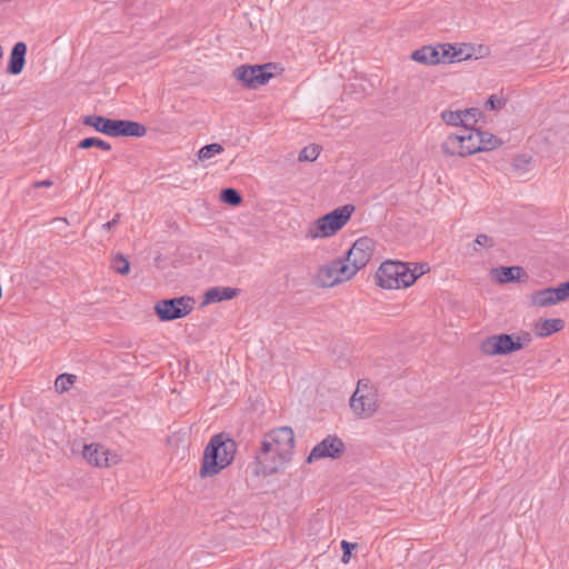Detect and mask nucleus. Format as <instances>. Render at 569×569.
<instances>
[{"label": "nucleus", "mask_w": 569, "mask_h": 569, "mask_svg": "<svg viewBox=\"0 0 569 569\" xmlns=\"http://www.w3.org/2000/svg\"><path fill=\"white\" fill-rule=\"evenodd\" d=\"M331 262L337 278H339V283L351 279L357 273V270H355L345 257L333 259Z\"/></svg>", "instance_id": "obj_26"}, {"label": "nucleus", "mask_w": 569, "mask_h": 569, "mask_svg": "<svg viewBox=\"0 0 569 569\" xmlns=\"http://www.w3.org/2000/svg\"><path fill=\"white\" fill-rule=\"evenodd\" d=\"M500 143H501L500 139H498L496 136H493L492 133H489L487 131H482L481 151L492 150V149L497 148L498 146H500Z\"/></svg>", "instance_id": "obj_35"}, {"label": "nucleus", "mask_w": 569, "mask_h": 569, "mask_svg": "<svg viewBox=\"0 0 569 569\" xmlns=\"http://www.w3.org/2000/svg\"><path fill=\"white\" fill-rule=\"evenodd\" d=\"M277 64L272 62L263 64H242L233 70V77L242 87L257 89L266 84L274 74Z\"/></svg>", "instance_id": "obj_6"}, {"label": "nucleus", "mask_w": 569, "mask_h": 569, "mask_svg": "<svg viewBox=\"0 0 569 569\" xmlns=\"http://www.w3.org/2000/svg\"><path fill=\"white\" fill-rule=\"evenodd\" d=\"M356 548H357V543L349 542V541H346V540L341 541V549H342L341 561L343 563H348L349 562V560L351 558V553H352V551Z\"/></svg>", "instance_id": "obj_36"}, {"label": "nucleus", "mask_w": 569, "mask_h": 569, "mask_svg": "<svg viewBox=\"0 0 569 569\" xmlns=\"http://www.w3.org/2000/svg\"><path fill=\"white\" fill-rule=\"evenodd\" d=\"M416 282L409 272V262L385 261L376 272V283L383 289L408 288Z\"/></svg>", "instance_id": "obj_3"}, {"label": "nucleus", "mask_w": 569, "mask_h": 569, "mask_svg": "<svg viewBox=\"0 0 569 569\" xmlns=\"http://www.w3.org/2000/svg\"><path fill=\"white\" fill-rule=\"evenodd\" d=\"M77 377L70 373H61L54 381V389L59 393L67 392L76 382Z\"/></svg>", "instance_id": "obj_30"}, {"label": "nucleus", "mask_w": 569, "mask_h": 569, "mask_svg": "<svg viewBox=\"0 0 569 569\" xmlns=\"http://www.w3.org/2000/svg\"><path fill=\"white\" fill-rule=\"evenodd\" d=\"M461 114H462V109H456V110L448 109V110L443 111L440 114V117L449 126L461 127V121H462Z\"/></svg>", "instance_id": "obj_32"}, {"label": "nucleus", "mask_w": 569, "mask_h": 569, "mask_svg": "<svg viewBox=\"0 0 569 569\" xmlns=\"http://www.w3.org/2000/svg\"><path fill=\"white\" fill-rule=\"evenodd\" d=\"M512 96H513L512 91H510V90L506 91L505 89H501L499 92L490 94L482 102L476 101L475 103L476 104L482 103V107H505L506 104L509 103V104H511V107H513V104L518 103V101H516Z\"/></svg>", "instance_id": "obj_23"}, {"label": "nucleus", "mask_w": 569, "mask_h": 569, "mask_svg": "<svg viewBox=\"0 0 569 569\" xmlns=\"http://www.w3.org/2000/svg\"><path fill=\"white\" fill-rule=\"evenodd\" d=\"M443 154L453 157H466L463 148V137L460 133H452L441 144Z\"/></svg>", "instance_id": "obj_22"}, {"label": "nucleus", "mask_w": 569, "mask_h": 569, "mask_svg": "<svg viewBox=\"0 0 569 569\" xmlns=\"http://www.w3.org/2000/svg\"><path fill=\"white\" fill-rule=\"evenodd\" d=\"M147 133V127L140 122L127 119H114L111 137L141 138Z\"/></svg>", "instance_id": "obj_14"}, {"label": "nucleus", "mask_w": 569, "mask_h": 569, "mask_svg": "<svg viewBox=\"0 0 569 569\" xmlns=\"http://www.w3.org/2000/svg\"><path fill=\"white\" fill-rule=\"evenodd\" d=\"M429 270L428 263H409V272L416 277V280Z\"/></svg>", "instance_id": "obj_38"}, {"label": "nucleus", "mask_w": 569, "mask_h": 569, "mask_svg": "<svg viewBox=\"0 0 569 569\" xmlns=\"http://www.w3.org/2000/svg\"><path fill=\"white\" fill-rule=\"evenodd\" d=\"M456 52L459 53V56L457 54L456 60L462 61L472 57L473 49L470 46L462 44L460 48L456 47Z\"/></svg>", "instance_id": "obj_39"}, {"label": "nucleus", "mask_w": 569, "mask_h": 569, "mask_svg": "<svg viewBox=\"0 0 569 569\" xmlns=\"http://www.w3.org/2000/svg\"><path fill=\"white\" fill-rule=\"evenodd\" d=\"M439 47V59L440 63H451L456 60L457 52L456 46L451 43H440Z\"/></svg>", "instance_id": "obj_31"}, {"label": "nucleus", "mask_w": 569, "mask_h": 569, "mask_svg": "<svg viewBox=\"0 0 569 569\" xmlns=\"http://www.w3.org/2000/svg\"><path fill=\"white\" fill-rule=\"evenodd\" d=\"M220 200L228 206L238 207L242 203L243 198L237 189L229 187L221 189Z\"/></svg>", "instance_id": "obj_27"}, {"label": "nucleus", "mask_w": 569, "mask_h": 569, "mask_svg": "<svg viewBox=\"0 0 569 569\" xmlns=\"http://www.w3.org/2000/svg\"><path fill=\"white\" fill-rule=\"evenodd\" d=\"M350 408L360 418H370L377 411V391L369 385V380L358 381L356 391L350 398Z\"/></svg>", "instance_id": "obj_7"}, {"label": "nucleus", "mask_w": 569, "mask_h": 569, "mask_svg": "<svg viewBox=\"0 0 569 569\" xmlns=\"http://www.w3.org/2000/svg\"><path fill=\"white\" fill-rule=\"evenodd\" d=\"M475 242L478 246L485 247V248H491L493 246L492 238H490L489 236H487L485 233L478 234Z\"/></svg>", "instance_id": "obj_40"}, {"label": "nucleus", "mask_w": 569, "mask_h": 569, "mask_svg": "<svg viewBox=\"0 0 569 569\" xmlns=\"http://www.w3.org/2000/svg\"><path fill=\"white\" fill-rule=\"evenodd\" d=\"M315 281L321 288H330L339 283L331 261L318 269Z\"/></svg>", "instance_id": "obj_24"}, {"label": "nucleus", "mask_w": 569, "mask_h": 569, "mask_svg": "<svg viewBox=\"0 0 569 569\" xmlns=\"http://www.w3.org/2000/svg\"><path fill=\"white\" fill-rule=\"evenodd\" d=\"M240 293V289L231 287H212L206 290L202 305H211L224 300H231Z\"/></svg>", "instance_id": "obj_17"}, {"label": "nucleus", "mask_w": 569, "mask_h": 569, "mask_svg": "<svg viewBox=\"0 0 569 569\" xmlns=\"http://www.w3.org/2000/svg\"><path fill=\"white\" fill-rule=\"evenodd\" d=\"M3 57V48L0 46V59Z\"/></svg>", "instance_id": "obj_43"}, {"label": "nucleus", "mask_w": 569, "mask_h": 569, "mask_svg": "<svg viewBox=\"0 0 569 569\" xmlns=\"http://www.w3.org/2000/svg\"><path fill=\"white\" fill-rule=\"evenodd\" d=\"M114 119L98 114L84 116L81 119L83 126L92 127L97 132L111 137Z\"/></svg>", "instance_id": "obj_18"}, {"label": "nucleus", "mask_w": 569, "mask_h": 569, "mask_svg": "<svg viewBox=\"0 0 569 569\" xmlns=\"http://www.w3.org/2000/svg\"><path fill=\"white\" fill-rule=\"evenodd\" d=\"M567 299H569V296L563 286V282L558 287L540 289L531 295L532 303L538 307L553 306L561 301H566Z\"/></svg>", "instance_id": "obj_13"}, {"label": "nucleus", "mask_w": 569, "mask_h": 569, "mask_svg": "<svg viewBox=\"0 0 569 569\" xmlns=\"http://www.w3.org/2000/svg\"><path fill=\"white\" fill-rule=\"evenodd\" d=\"M222 144L218 142L209 143L200 148V150L197 153V157L200 161L209 160L213 158L217 154H220L223 152Z\"/></svg>", "instance_id": "obj_29"}, {"label": "nucleus", "mask_w": 569, "mask_h": 569, "mask_svg": "<svg viewBox=\"0 0 569 569\" xmlns=\"http://www.w3.org/2000/svg\"><path fill=\"white\" fill-rule=\"evenodd\" d=\"M375 244L373 239L361 237L353 242L343 257L358 272L370 261L375 251Z\"/></svg>", "instance_id": "obj_10"}, {"label": "nucleus", "mask_w": 569, "mask_h": 569, "mask_svg": "<svg viewBox=\"0 0 569 569\" xmlns=\"http://www.w3.org/2000/svg\"><path fill=\"white\" fill-rule=\"evenodd\" d=\"M290 460L271 447L270 442L261 440L260 448L254 456L253 472L256 476H271L283 469Z\"/></svg>", "instance_id": "obj_5"}, {"label": "nucleus", "mask_w": 569, "mask_h": 569, "mask_svg": "<svg viewBox=\"0 0 569 569\" xmlns=\"http://www.w3.org/2000/svg\"><path fill=\"white\" fill-rule=\"evenodd\" d=\"M28 51L27 43L23 41H18L11 49L7 73L12 76H18L22 72L26 64V54Z\"/></svg>", "instance_id": "obj_16"}, {"label": "nucleus", "mask_w": 569, "mask_h": 569, "mask_svg": "<svg viewBox=\"0 0 569 569\" xmlns=\"http://www.w3.org/2000/svg\"><path fill=\"white\" fill-rule=\"evenodd\" d=\"M238 443L228 433L220 432L211 437L204 448L199 476L213 477L232 463Z\"/></svg>", "instance_id": "obj_1"}, {"label": "nucleus", "mask_w": 569, "mask_h": 569, "mask_svg": "<svg viewBox=\"0 0 569 569\" xmlns=\"http://www.w3.org/2000/svg\"><path fill=\"white\" fill-rule=\"evenodd\" d=\"M345 451L346 446L343 441L336 435H328L311 449L307 457V462L312 463L325 458L339 459Z\"/></svg>", "instance_id": "obj_9"}, {"label": "nucleus", "mask_w": 569, "mask_h": 569, "mask_svg": "<svg viewBox=\"0 0 569 569\" xmlns=\"http://www.w3.org/2000/svg\"><path fill=\"white\" fill-rule=\"evenodd\" d=\"M193 305L194 300L189 296L162 299L154 305V313L160 321H172L188 316Z\"/></svg>", "instance_id": "obj_8"}, {"label": "nucleus", "mask_w": 569, "mask_h": 569, "mask_svg": "<svg viewBox=\"0 0 569 569\" xmlns=\"http://www.w3.org/2000/svg\"><path fill=\"white\" fill-rule=\"evenodd\" d=\"M492 272L499 283L525 282L529 278V274L520 266H500Z\"/></svg>", "instance_id": "obj_15"}, {"label": "nucleus", "mask_w": 569, "mask_h": 569, "mask_svg": "<svg viewBox=\"0 0 569 569\" xmlns=\"http://www.w3.org/2000/svg\"><path fill=\"white\" fill-rule=\"evenodd\" d=\"M52 184H53L52 180L46 179V180L36 181V182H33L32 186H33L34 189H39V188L51 187Z\"/></svg>", "instance_id": "obj_42"}, {"label": "nucleus", "mask_w": 569, "mask_h": 569, "mask_svg": "<svg viewBox=\"0 0 569 569\" xmlns=\"http://www.w3.org/2000/svg\"><path fill=\"white\" fill-rule=\"evenodd\" d=\"M566 322L561 318L543 319L535 325V333L539 338L549 337L561 331Z\"/></svg>", "instance_id": "obj_19"}, {"label": "nucleus", "mask_w": 569, "mask_h": 569, "mask_svg": "<svg viewBox=\"0 0 569 569\" xmlns=\"http://www.w3.org/2000/svg\"><path fill=\"white\" fill-rule=\"evenodd\" d=\"M532 341L528 331L515 333H499L487 337L480 345V351L486 356H506L518 350Z\"/></svg>", "instance_id": "obj_2"}, {"label": "nucleus", "mask_w": 569, "mask_h": 569, "mask_svg": "<svg viewBox=\"0 0 569 569\" xmlns=\"http://www.w3.org/2000/svg\"><path fill=\"white\" fill-rule=\"evenodd\" d=\"M460 134L463 137L466 157L481 151V129H471L468 131L461 130Z\"/></svg>", "instance_id": "obj_20"}, {"label": "nucleus", "mask_w": 569, "mask_h": 569, "mask_svg": "<svg viewBox=\"0 0 569 569\" xmlns=\"http://www.w3.org/2000/svg\"><path fill=\"white\" fill-rule=\"evenodd\" d=\"M112 268L120 274H128L130 271V262L122 254H117L112 260Z\"/></svg>", "instance_id": "obj_34"}, {"label": "nucleus", "mask_w": 569, "mask_h": 569, "mask_svg": "<svg viewBox=\"0 0 569 569\" xmlns=\"http://www.w3.org/2000/svg\"><path fill=\"white\" fill-rule=\"evenodd\" d=\"M461 120V128L465 131L481 129L478 123L483 121V111L482 109H462Z\"/></svg>", "instance_id": "obj_25"}, {"label": "nucleus", "mask_w": 569, "mask_h": 569, "mask_svg": "<svg viewBox=\"0 0 569 569\" xmlns=\"http://www.w3.org/2000/svg\"><path fill=\"white\" fill-rule=\"evenodd\" d=\"M356 207L347 203L318 218L309 230L311 238H328L336 234L350 220Z\"/></svg>", "instance_id": "obj_4"}, {"label": "nucleus", "mask_w": 569, "mask_h": 569, "mask_svg": "<svg viewBox=\"0 0 569 569\" xmlns=\"http://www.w3.org/2000/svg\"><path fill=\"white\" fill-rule=\"evenodd\" d=\"M320 153V149L317 144L305 147L298 156L299 161H315Z\"/></svg>", "instance_id": "obj_33"}, {"label": "nucleus", "mask_w": 569, "mask_h": 569, "mask_svg": "<svg viewBox=\"0 0 569 569\" xmlns=\"http://www.w3.org/2000/svg\"><path fill=\"white\" fill-rule=\"evenodd\" d=\"M120 213H116L114 218L104 224H102V229L107 231H111V229L119 222Z\"/></svg>", "instance_id": "obj_41"}, {"label": "nucleus", "mask_w": 569, "mask_h": 569, "mask_svg": "<svg viewBox=\"0 0 569 569\" xmlns=\"http://www.w3.org/2000/svg\"><path fill=\"white\" fill-rule=\"evenodd\" d=\"M82 456L90 465L99 468L111 467L117 465L119 461V456L117 453L96 442L84 445Z\"/></svg>", "instance_id": "obj_12"}, {"label": "nucleus", "mask_w": 569, "mask_h": 569, "mask_svg": "<svg viewBox=\"0 0 569 569\" xmlns=\"http://www.w3.org/2000/svg\"><path fill=\"white\" fill-rule=\"evenodd\" d=\"M411 59L423 64L435 66L440 63L439 47L423 46L411 53Z\"/></svg>", "instance_id": "obj_21"}, {"label": "nucleus", "mask_w": 569, "mask_h": 569, "mask_svg": "<svg viewBox=\"0 0 569 569\" xmlns=\"http://www.w3.org/2000/svg\"><path fill=\"white\" fill-rule=\"evenodd\" d=\"M266 442H270L279 453L284 455L289 459L292 458L295 448V433L290 427H279L270 430L263 437Z\"/></svg>", "instance_id": "obj_11"}, {"label": "nucleus", "mask_w": 569, "mask_h": 569, "mask_svg": "<svg viewBox=\"0 0 569 569\" xmlns=\"http://www.w3.org/2000/svg\"><path fill=\"white\" fill-rule=\"evenodd\" d=\"M78 148L83 149V150L90 149V148H98L103 151H110L111 144L106 140H102L101 138L88 137V138H83L82 140H80L78 142Z\"/></svg>", "instance_id": "obj_28"}, {"label": "nucleus", "mask_w": 569, "mask_h": 569, "mask_svg": "<svg viewBox=\"0 0 569 569\" xmlns=\"http://www.w3.org/2000/svg\"><path fill=\"white\" fill-rule=\"evenodd\" d=\"M361 92L356 90L355 84H350L348 87H345L343 93H342V102H350V100L358 101V96Z\"/></svg>", "instance_id": "obj_37"}]
</instances>
